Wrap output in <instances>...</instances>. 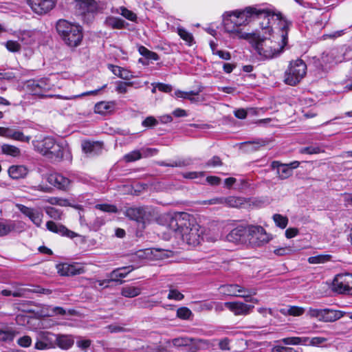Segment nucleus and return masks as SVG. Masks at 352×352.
I'll list each match as a JSON object with an SVG mask.
<instances>
[{"mask_svg":"<svg viewBox=\"0 0 352 352\" xmlns=\"http://www.w3.org/2000/svg\"><path fill=\"white\" fill-rule=\"evenodd\" d=\"M168 227L180 236L184 242L194 246L200 243L204 232V228L197 223L192 215L186 212L175 214L169 221Z\"/></svg>","mask_w":352,"mask_h":352,"instance_id":"nucleus-1","label":"nucleus"},{"mask_svg":"<svg viewBox=\"0 0 352 352\" xmlns=\"http://www.w3.org/2000/svg\"><path fill=\"white\" fill-rule=\"evenodd\" d=\"M254 7H247L244 10L226 13L223 19L225 30L231 34L233 38L249 40L252 34L243 33L240 27L248 24L254 17Z\"/></svg>","mask_w":352,"mask_h":352,"instance_id":"nucleus-2","label":"nucleus"},{"mask_svg":"<svg viewBox=\"0 0 352 352\" xmlns=\"http://www.w3.org/2000/svg\"><path fill=\"white\" fill-rule=\"evenodd\" d=\"M249 41L257 53L267 59L278 56L285 46L283 42L278 43L265 36H261L260 33H253Z\"/></svg>","mask_w":352,"mask_h":352,"instance_id":"nucleus-3","label":"nucleus"},{"mask_svg":"<svg viewBox=\"0 0 352 352\" xmlns=\"http://www.w3.org/2000/svg\"><path fill=\"white\" fill-rule=\"evenodd\" d=\"M56 28L58 35L67 46L76 47L81 43L82 32L80 26L67 20L60 19L57 21Z\"/></svg>","mask_w":352,"mask_h":352,"instance_id":"nucleus-4","label":"nucleus"},{"mask_svg":"<svg viewBox=\"0 0 352 352\" xmlns=\"http://www.w3.org/2000/svg\"><path fill=\"white\" fill-rule=\"evenodd\" d=\"M32 144L35 151L52 162H60L63 157L65 148L52 138L33 140Z\"/></svg>","mask_w":352,"mask_h":352,"instance_id":"nucleus-5","label":"nucleus"},{"mask_svg":"<svg viewBox=\"0 0 352 352\" xmlns=\"http://www.w3.org/2000/svg\"><path fill=\"white\" fill-rule=\"evenodd\" d=\"M306 71L307 65L301 59L292 61L285 72L284 82L289 85H296L303 78Z\"/></svg>","mask_w":352,"mask_h":352,"instance_id":"nucleus-6","label":"nucleus"},{"mask_svg":"<svg viewBox=\"0 0 352 352\" xmlns=\"http://www.w3.org/2000/svg\"><path fill=\"white\" fill-rule=\"evenodd\" d=\"M270 238L265 230L260 226H248L247 242L252 247H260L267 243Z\"/></svg>","mask_w":352,"mask_h":352,"instance_id":"nucleus-7","label":"nucleus"},{"mask_svg":"<svg viewBox=\"0 0 352 352\" xmlns=\"http://www.w3.org/2000/svg\"><path fill=\"white\" fill-rule=\"evenodd\" d=\"M53 85L47 78H41L40 80H30L26 83L28 90L33 95L40 96L43 97H57L58 95H47L46 93L51 90Z\"/></svg>","mask_w":352,"mask_h":352,"instance_id":"nucleus-8","label":"nucleus"},{"mask_svg":"<svg viewBox=\"0 0 352 352\" xmlns=\"http://www.w3.org/2000/svg\"><path fill=\"white\" fill-rule=\"evenodd\" d=\"M332 290L339 294L352 296V274H337L332 283Z\"/></svg>","mask_w":352,"mask_h":352,"instance_id":"nucleus-9","label":"nucleus"},{"mask_svg":"<svg viewBox=\"0 0 352 352\" xmlns=\"http://www.w3.org/2000/svg\"><path fill=\"white\" fill-rule=\"evenodd\" d=\"M254 17L262 21L260 27L263 31V36L270 35L272 32V21L274 20L275 12L267 9H254Z\"/></svg>","mask_w":352,"mask_h":352,"instance_id":"nucleus-10","label":"nucleus"},{"mask_svg":"<svg viewBox=\"0 0 352 352\" xmlns=\"http://www.w3.org/2000/svg\"><path fill=\"white\" fill-rule=\"evenodd\" d=\"M220 290L223 294L243 298H250V296L256 294V289H245L239 285H221Z\"/></svg>","mask_w":352,"mask_h":352,"instance_id":"nucleus-11","label":"nucleus"},{"mask_svg":"<svg viewBox=\"0 0 352 352\" xmlns=\"http://www.w3.org/2000/svg\"><path fill=\"white\" fill-rule=\"evenodd\" d=\"M17 208L36 226L40 227L43 223V214L40 210L29 208L23 204H17Z\"/></svg>","mask_w":352,"mask_h":352,"instance_id":"nucleus-12","label":"nucleus"},{"mask_svg":"<svg viewBox=\"0 0 352 352\" xmlns=\"http://www.w3.org/2000/svg\"><path fill=\"white\" fill-rule=\"evenodd\" d=\"M40 339L35 343V348L38 350H45L54 348L57 335L49 331L41 332Z\"/></svg>","mask_w":352,"mask_h":352,"instance_id":"nucleus-13","label":"nucleus"},{"mask_svg":"<svg viewBox=\"0 0 352 352\" xmlns=\"http://www.w3.org/2000/svg\"><path fill=\"white\" fill-rule=\"evenodd\" d=\"M125 215L131 220H134L144 226L148 220L149 213L145 208H129L124 212Z\"/></svg>","mask_w":352,"mask_h":352,"instance_id":"nucleus-14","label":"nucleus"},{"mask_svg":"<svg viewBox=\"0 0 352 352\" xmlns=\"http://www.w3.org/2000/svg\"><path fill=\"white\" fill-rule=\"evenodd\" d=\"M28 3L32 10L38 14L47 13L55 6L54 0H28Z\"/></svg>","mask_w":352,"mask_h":352,"instance_id":"nucleus-15","label":"nucleus"},{"mask_svg":"<svg viewBox=\"0 0 352 352\" xmlns=\"http://www.w3.org/2000/svg\"><path fill=\"white\" fill-rule=\"evenodd\" d=\"M248 226H238L230 231L226 236V239L229 242L235 243H247Z\"/></svg>","mask_w":352,"mask_h":352,"instance_id":"nucleus-16","label":"nucleus"},{"mask_svg":"<svg viewBox=\"0 0 352 352\" xmlns=\"http://www.w3.org/2000/svg\"><path fill=\"white\" fill-rule=\"evenodd\" d=\"M274 20L278 21V25L281 32V42L283 43V45H287L288 31L292 25V22L285 19L280 12H275Z\"/></svg>","mask_w":352,"mask_h":352,"instance_id":"nucleus-17","label":"nucleus"},{"mask_svg":"<svg viewBox=\"0 0 352 352\" xmlns=\"http://www.w3.org/2000/svg\"><path fill=\"white\" fill-rule=\"evenodd\" d=\"M225 306L230 311L234 313L235 316H246L249 314L254 308L253 305H250L241 302H227Z\"/></svg>","mask_w":352,"mask_h":352,"instance_id":"nucleus-18","label":"nucleus"},{"mask_svg":"<svg viewBox=\"0 0 352 352\" xmlns=\"http://www.w3.org/2000/svg\"><path fill=\"white\" fill-rule=\"evenodd\" d=\"M82 151L89 156H94L101 153L103 144L100 142L84 140L81 143Z\"/></svg>","mask_w":352,"mask_h":352,"instance_id":"nucleus-19","label":"nucleus"},{"mask_svg":"<svg viewBox=\"0 0 352 352\" xmlns=\"http://www.w3.org/2000/svg\"><path fill=\"white\" fill-rule=\"evenodd\" d=\"M47 181L51 185L60 190H67L70 184V180L58 173H52L47 177Z\"/></svg>","mask_w":352,"mask_h":352,"instance_id":"nucleus-20","label":"nucleus"},{"mask_svg":"<svg viewBox=\"0 0 352 352\" xmlns=\"http://www.w3.org/2000/svg\"><path fill=\"white\" fill-rule=\"evenodd\" d=\"M46 227L48 230L61 236H65L70 239H73L77 236V234L73 231L68 230L65 226L56 223L52 221H49L46 223Z\"/></svg>","mask_w":352,"mask_h":352,"instance_id":"nucleus-21","label":"nucleus"},{"mask_svg":"<svg viewBox=\"0 0 352 352\" xmlns=\"http://www.w3.org/2000/svg\"><path fill=\"white\" fill-rule=\"evenodd\" d=\"M58 273L60 276H75L80 274L84 272V270L82 267H78L75 265L68 263H60L56 266Z\"/></svg>","mask_w":352,"mask_h":352,"instance_id":"nucleus-22","label":"nucleus"},{"mask_svg":"<svg viewBox=\"0 0 352 352\" xmlns=\"http://www.w3.org/2000/svg\"><path fill=\"white\" fill-rule=\"evenodd\" d=\"M133 270V267L132 266L119 267L113 270L107 276L111 278L112 282L122 284L124 281L120 278H125Z\"/></svg>","mask_w":352,"mask_h":352,"instance_id":"nucleus-23","label":"nucleus"},{"mask_svg":"<svg viewBox=\"0 0 352 352\" xmlns=\"http://www.w3.org/2000/svg\"><path fill=\"white\" fill-rule=\"evenodd\" d=\"M77 4L83 14L95 13L98 10V5L95 0H77Z\"/></svg>","mask_w":352,"mask_h":352,"instance_id":"nucleus-24","label":"nucleus"},{"mask_svg":"<svg viewBox=\"0 0 352 352\" xmlns=\"http://www.w3.org/2000/svg\"><path fill=\"white\" fill-rule=\"evenodd\" d=\"M344 312L340 310H334L331 309H322V322H334L342 316H344Z\"/></svg>","mask_w":352,"mask_h":352,"instance_id":"nucleus-25","label":"nucleus"},{"mask_svg":"<svg viewBox=\"0 0 352 352\" xmlns=\"http://www.w3.org/2000/svg\"><path fill=\"white\" fill-rule=\"evenodd\" d=\"M28 173V168L23 165H13L8 169L9 175L14 179L25 177Z\"/></svg>","mask_w":352,"mask_h":352,"instance_id":"nucleus-26","label":"nucleus"},{"mask_svg":"<svg viewBox=\"0 0 352 352\" xmlns=\"http://www.w3.org/2000/svg\"><path fill=\"white\" fill-rule=\"evenodd\" d=\"M248 204V200L241 197L229 196L226 197L225 206L231 208H240Z\"/></svg>","mask_w":352,"mask_h":352,"instance_id":"nucleus-27","label":"nucleus"},{"mask_svg":"<svg viewBox=\"0 0 352 352\" xmlns=\"http://www.w3.org/2000/svg\"><path fill=\"white\" fill-rule=\"evenodd\" d=\"M104 24L112 29L120 30L125 28L126 23L120 18L111 16L106 18Z\"/></svg>","mask_w":352,"mask_h":352,"instance_id":"nucleus-28","label":"nucleus"},{"mask_svg":"<svg viewBox=\"0 0 352 352\" xmlns=\"http://www.w3.org/2000/svg\"><path fill=\"white\" fill-rule=\"evenodd\" d=\"M74 344V340L69 336L57 335L56 345L62 349L67 350Z\"/></svg>","mask_w":352,"mask_h":352,"instance_id":"nucleus-29","label":"nucleus"},{"mask_svg":"<svg viewBox=\"0 0 352 352\" xmlns=\"http://www.w3.org/2000/svg\"><path fill=\"white\" fill-rule=\"evenodd\" d=\"M142 292V289L138 287L128 285L121 289V295L126 298H134L139 296Z\"/></svg>","mask_w":352,"mask_h":352,"instance_id":"nucleus-30","label":"nucleus"},{"mask_svg":"<svg viewBox=\"0 0 352 352\" xmlns=\"http://www.w3.org/2000/svg\"><path fill=\"white\" fill-rule=\"evenodd\" d=\"M114 104L113 102H100L95 104L94 111L96 113L99 114H106L108 112H110L113 109Z\"/></svg>","mask_w":352,"mask_h":352,"instance_id":"nucleus-31","label":"nucleus"},{"mask_svg":"<svg viewBox=\"0 0 352 352\" xmlns=\"http://www.w3.org/2000/svg\"><path fill=\"white\" fill-rule=\"evenodd\" d=\"M16 228L15 221L12 220H6L0 221V236L8 235Z\"/></svg>","mask_w":352,"mask_h":352,"instance_id":"nucleus-32","label":"nucleus"},{"mask_svg":"<svg viewBox=\"0 0 352 352\" xmlns=\"http://www.w3.org/2000/svg\"><path fill=\"white\" fill-rule=\"evenodd\" d=\"M30 291V289L25 288H17L14 290L3 289L1 292V294L4 296L24 297L26 296L27 292Z\"/></svg>","mask_w":352,"mask_h":352,"instance_id":"nucleus-33","label":"nucleus"},{"mask_svg":"<svg viewBox=\"0 0 352 352\" xmlns=\"http://www.w3.org/2000/svg\"><path fill=\"white\" fill-rule=\"evenodd\" d=\"M8 138L12 139L14 140L23 142H29L31 140V137L28 135H25L23 132L20 131L15 130L14 129L10 128V131L9 133Z\"/></svg>","mask_w":352,"mask_h":352,"instance_id":"nucleus-34","label":"nucleus"},{"mask_svg":"<svg viewBox=\"0 0 352 352\" xmlns=\"http://www.w3.org/2000/svg\"><path fill=\"white\" fill-rule=\"evenodd\" d=\"M1 152L12 157H18L21 155V150L18 147L8 144L1 146Z\"/></svg>","mask_w":352,"mask_h":352,"instance_id":"nucleus-35","label":"nucleus"},{"mask_svg":"<svg viewBox=\"0 0 352 352\" xmlns=\"http://www.w3.org/2000/svg\"><path fill=\"white\" fill-rule=\"evenodd\" d=\"M324 152V149L318 144L303 147L299 150L300 153L308 155L318 154Z\"/></svg>","mask_w":352,"mask_h":352,"instance_id":"nucleus-36","label":"nucleus"},{"mask_svg":"<svg viewBox=\"0 0 352 352\" xmlns=\"http://www.w3.org/2000/svg\"><path fill=\"white\" fill-rule=\"evenodd\" d=\"M138 52L147 60H157L160 59V57L157 53L150 51L144 46H140L138 49Z\"/></svg>","mask_w":352,"mask_h":352,"instance_id":"nucleus-37","label":"nucleus"},{"mask_svg":"<svg viewBox=\"0 0 352 352\" xmlns=\"http://www.w3.org/2000/svg\"><path fill=\"white\" fill-rule=\"evenodd\" d=\"M15 335V331L12 329H0V342H12L14 340Z\"/></svg>","mask_w":352,"mask_h":352,"instance_id":"nucleus-38","label":"nucleus"},{"mask_svg":"<svg viewBox=\"0 0 352 352\" xmlns=\"http://www.w3.org/2000/svg\"><path fill=\"white\" fill-rule=\"evenodd\" d=\"M305 310L302 307L291 306L287 309H281V313L294 316H299L303 314Z\"/></svg>","mask_w":352,"mask_h":352,"instance_id":"nucleus-39","label":"nucleus"},{"mask_svg":"<svg viewBox=\"0 0 352 352\" xmlns=\"http://www.w3.org/2000/svg\"><path fill=\"white\" fill-rule=\"evenodd\" d=\"M137 300L142 308L152 309L155 306L160 304V302L151 300L147 297L140 298Z\"/></svg>","mask_w":352,"mask_h":352,"instance_id":"nucleus-40","label":"nucleus"},{"mask_svg":"<svg viewBox=\"0 0 352 352\" xmlns=\"http://www.w3.org/2000/svg\"><path fill=\"white\" fill-rule=\"evenodd\" d=\"M331 256L329 254H320L317 256H310L308 258V262L311 264H318L326 263L331 259Z\"/></svg>","mask_w":352,"mask_h":352,"instance_id":"nucleus-41","label":"nucleus"},{"mask_svg":"<svg viewBox=\"0 0 352 352\" xmlns=\"http://www.w3.org/2000/svg\"><path fill=\"white\" fill-rule=\"evenodd\" d=\"M277 174L279 179H285L292 175V170L287 164H283L280 168H278Z\"/></svg>","mask_w":352,"mask_h":352,"instance_id":"nucleus-42","label":"nucleus"},{"mask_svg":"<svg viewBox=\"0 0 352 352\" xmlns=\"http://www.w3.org/2000/svg\"><path fill=\"white\" fill-rule=\"evenodd\" d=\"M106 87H107V85H104L102 87L99 88L98 89L84 92L81 94L76 95V96H57V97L59 99H63V100H73V99H75L76 98L81 97V96H89V95H96L99 91L102 90V89L105 88Z\"/></svg>","mask_w":352,"mask_h":352,"instance_id":"nucleus-43","label":"nucleus"},{"mask_svg":"<svg viewBox=\"0 0 352 352\" xmlns=\"http://www.w3.org/2000/svg\"><path fill=\"white\" fill-rule=\"evenodd\" d=\"M272 218L276 225L280 228L284 229L287 227L288 223V219L287 217L279 214H275L273 215Z\"/></svg>","mask_w":352,"mask_h":352,"instance_id":"nucleus-44","label":"nucleus"},{"mask_svg":"<svg viewBox=\"0 0 352 352\" xmlns=\"http://www.w3.org/2000/svg\"><path fill=\"white\" fill-rule=\"evenodd\" d=\"M190 162L186 160H179L177 161H173L170 163L165 162H159V165L161 166H168V167H184L188 166Z\"/></svg>","mask_w":352,"mask_h":352,"instance_id":"nucleus-45","label":"nucleus"},{"mask_svg":"<svg viewBox=\"0 0 352 352\" xmlns=\"http://www.w3.org/2000/svg\"><path fill=\"white\" fill-rule=\"evenodd\" d=\"M142 157V153L140 151L135 150L127 154L124 157V160L127 162H131L138 160Z\"/></svg>","mask_w":352,"mask_h":352,"instance_id":"nucleus-46","label":"nucleus"},{"mask_svg":"<svg viewBox=\"0 0 352 352\" xmlns=\"http://www.w3.org/2000/svg\"><path fill=\"white\" fill-rule=\"evenodd\" d=\"M192 316V311L187 307H180L177 310V316L183 320L189 319Z\"/></svg>","mask_w":352,"mask_h":352,"instance_id":"nucleus-47","label":"nucleus"},{"mask_svg":"<svg viewBox=\"0 0 352 352\" xmlns=\"http://www.w3.org/2000/svg\"><path fill=\"white\" fill-rule=\"evenodd\" d=\"M96 208L102 210L103 212H111V213H116L118 212V209L116 206L103 204H97L96 205Z\"/></svg>","mask_w":352,"mask_h":352,"instance_id":"nucleus-48","label":"nucleus"},{"mask_svg":"<svg viewBox=\"0 0 352 352\" xmlns=\"http://www.w3.org/2000/svg\"><path fill=\"white\" fill-rule=\"evenodd\" d=\"M339 52L342 54V57H336V60L338 62H342L343 60H349L350 57L349 54L352 51V49L349 47H342L338 50Z\"/></svg>","mask_w":352,"mask_h":352,"instance_id":"nucleus-49","label":"nucleus"},{"mask_svg":"<svg viewBox=\"0 0 352 352\" xmlns=\"http://www.w3.org/2000/svg\"><path fill=\"white\" fill-rule=\"evenodd\" d=\"M120 14L131 21H135L137 19V15L125 7H120Z\"/></svg>","mask_w":352,"mask_h":352,"instance_id":"nucleus-50","label":"nucleus"},{"mask_svg":"<svg viewBox=\"0 0 352 352\" xmlns=\"http://www.w3.org/2000/svg\"><path fill=\"white\" fill-rule=\"evenodd\" d=\"M5 46L11 52H18L21 50V45L15 41H8L5 43Z\"/></svg>","mask_w":352,"mask_h":352,"instance_id":"nucleus-51","label":"nucleus"},{"mask_svg":"<svg viewBox=\"0 0 352 352\" xmlns=\"http://www.w3.org/2000/svg\"><path fill=\"white\" fill-rule=\"evenodd\" d=\"M223 162L219 156H213L211 159L208 160L205 164L206 167L215 168L221 166Z\"/></svg>","mask_w":352,"mask_h":352,"instance_id":"nucleus-52","label":"nucleus"},{"mask_svg":"<svg viewBox=\"0 0 352 352\" xmlns=\"http://www.w3.org/2000/svg\"><path fill=\"white\" fill-rule=\"evenodd\" d=\"M112 282L111 280V278L109 279L102 280H97L94 279H89V284L91 287L96 289V285L98 284L99 286L103 287H107L108 284Z\"/></svg>","mask_w":352,"mask_h":352,"instance_id":"nucleus-53","label":"nucleus"},{"mask_svg":"<svg viewBox=\"0 0 352 352\" xmlns=\"http://www.w3.org/2000/svg\"><path fill=\"white\" fill-rule=\"evenodd\" d=\"M178 34L180 37L186 41L188 44H191L193 41L192 35L184 28H178Z\"/></svg>","mask_w":352,"mask_h":352,"instance_id":"nucleus-54","label":"nucleus"},{"mask_svg":"<svg viewBox=\"0 0 352 352\" xmlns=\"http://www.w3.org/2000/svg\"><path fill=\"white\" fill-rule=\"evenodd\" d=\"M133 82H118L116 91L120 94H125L127 92V87L133 86Z\"/></svg>","mask_w":352,"mask_h":352,"instance_id":"nucleus-55","label":"nucleus"},{"mask_svg":"<svg viewBox=\"0 0 352 352\" xmlns=\"http://www.w3.org/2000/svg\"><path fill=\"white\" fill-rule=\"evenodd\" d=\"M307 316L311 318H314L320 321H322V309H314L309 308L307 313Z\"/></svg>","mask_w":352,"mask_h":352,"instance_id":"nucleus-56","label":"nucleus"},{"mask_svg":"<svg viewBox=\"0 0 352 352\" xmlns=\"http://www.w3.org/2000/svg\"><path fill=\"white\" fill-rule=\"evenodd\" d=\"M167 298L169 300H175L179 301L182 300L184 298V296L177 289H170Z\"/></svg>","mask_w":352,"mask_h":352,"instance_id":"nucleus-57","label":"nucleus"},{"mask_svg":"<svg viewBox=\"0 0 352 352\" xmlns=\"http://www.w3.org/2000/svg\"><path fill=\"white\" fill-rule=\"evenodd\" d=\"M46 213L54 219H60L62 213L57 209L53 207H47L45 208Z\"/></svg>","mask_w":352,"mask_h":352,"instance_id":"nucleus-58","label":"nucleus"},{"mask_svg":"<svg viewBox=\"0 0 352 352\" xmlns=\"http://www.w3.org/2000/svg\"><path fill=\"white\" fill-rule=\"evenodd\" d=\"M285 345H299V337H287L281 340Z\"/></svg>","mask_w":352,"mask_h":352,"instance_id":"nucleus-59","label":"nucleus"},{"mask_svg":"<svg viewBox=\"0 0 352 352\" xmlns=\"http://www.w3.org/2000/svg\"><path fill=\"white\" fill-rule=\"evenodd\" d=\"M17 343L22 347H28L31 345L32 339L28 336H24L18 340Z\"/></svg>","mask_w":352,"mask_h":352,"instance_id":"nucleus-60","label":"nucleus"},{"mask_svg":"<svg viewBox=\"0 0 352 352\" xmlns=\"http://www.w3.org/2000/svg\"><path fill=\"white\" fill-rule=\"evenodd\" d=\"M327 341V339L324 337H314V338H311L310 340V345L315 346H321L324 342H326Z\"/></svg>","mask_w":352,"mask_h":352,"instance_id":"nucleus-61","label":"nucleus"},{"mask_svg":"<svg viewBox=\"0 0 352 352\" xmlns=\"http://www.w3.org/2000/svg\"><path fill=\"white\" fill-rule=\"evenodd\" d=\"M157 120L154 117L149 116L143 120L142 125L145 127H152L157 125Z\"/></svg>","mask_w":352,"mask_h":352,"instance_id":"nucleus-62","label":"nucleus"},{"mask_svg":"<svg viewBox=\"0 0 352 352\" xmlns=\"http://www.w3.org/2000/svg\"><path fill=\"white\" fill-rule=\"evenodd\" d=\"M272 352H297V351L292 347L276 346L272 348Z\"/></svg>","mask_w":352,"mask_h":352,"instance_id":"nucleus-63","label":"nucleus"},{"mask_svg":"<svg viewBox=\"0 0 352 352\" xmlns=\"http://www.w3.org/2000/svg\"><path fill=\"white\" fill-rule=\"evenodd\" d=\"M298 234V230L296 228H289L285 231V236L292 239Z\"/></svg>","mask_w":352,"mask_h":352,"instance_id":"nucleus-64","label":"nucleus"}]
</instances>
